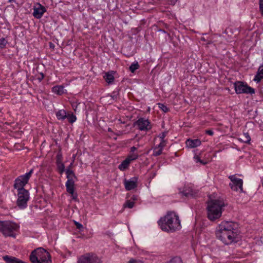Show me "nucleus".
Listing matches in <instances>:
<instances>
[{
	"instance_id": "nucleus-3",
	"label": "nucleus",
	"mask_w": 263,
	"mask_h": 263,
	"mask_svg": "<svg viewBox=\"0 0 263 263\" xmlns=\"http://www.w3.org/2000/svg\"><path fill=\"white\" fill-rule=\"evenodd\" d=\"M226 205L227 204L223 199L211 200L206 207L208 218L212 221L219 219Z\"/></svg>"
},
{
	"instance_id": "nucleus-45",
	"label": "nucleus",
	"mask_w": 263,
	"mask_h": 263,
	"mask_svg": "<svg viewBox=\"0 0 263 263\" xmlns=\"http://www.w3.org/2000/svg\"><path fill=\"white\" fill-rule=\"evenodd\" d=\"M205 134L210 135V136H213L214 135V132L211 129H208L205 130Z\"/></svg>"
},
{
	"instance_id": "nucleus-36",
	"label": "nucleus",
	"mask_w": 263,
	"mask_h": 263,
	"mask_svg": "<svg viewBox=\"0 0 263 263\" xmlns=\"http://www.w3.org/2000/svg\"><path fill=\"white\" fill-rule=\"evenodd\" d=\"M66 174V178H69L70 175H72L73 176H74V172L73 171L71 170L70 168H67L65 171Z\"/></svg>"
},
{
	"instance_id": "nucleus-48",
	"label": "nucleus",
	"mask_w": 263,
	"mask_h": 263,
	"mask_svg": "<svg viewBox=\"0 0 263 263\" xmlns=\"http://www.w3.org/2000/svg\"><path fill=\"white\" fill-rule=\"evenodd\" d=\"M136 150H137V148L135 146H133L130 148V152L132 153H134Z\"/></svg>"
},
{
	"instance_id": "nucleus-17",
	"label": "nucleus",
	"mask_w": 263,
	"mask_h": 263,
	"mask_svg": "<svg viewBox=\"0 0 263 263\" xmlns=\"http://www.w3.org/2000/svg\"><path fill=\"white\" fill-rule=\"evenodd\" d=\"M66 90L62 85H57L52 88V91L58 95H62L65 92Z\"/></svg>"
},
{
	"instance_id": "nucleus-42",
	"label": "nucleus",
	"mask_w": 263,
	"mask_h": 263,
	"mask_svg": "<svg viewBox=\"0 0 263 263\" xmlns=\"http://www.w3.org/2000/svg\"><path fill=\"white\" fill-rule=\"evenodd\" d=\"M78 105V104L77 103V102H73L72 103H71V106L75 111H76Z\"/></svg>"
},
{
	"instance_id": "nucleus-50",
	"label": "nucleus",
	"mask_w": 263,
	"mask_h": 263,
	"mask_svg": "<svg viewBox=\"0 0 263 263\" xmlns=\"http://www.w3.org/2000/svg\"><path fill=\"white\" fill-rule=\"evenodd\" d=\"M171 4L172 5H175V4L176 3L177 0H169Z\"/></svg>"
},
{
	"instance_id": "nucleus-55",
	"label": "nucleus",
	"mask_w": 263,
	"mask_h": 263,
	"mask_svg": "<svg viewBox=\"0 0 263 263\" xmlns=\"http://www.w3.org/2000/svg\"><path fill=\"white\" fill-rule=\"evenodd\" d=\"M261 184H262V185L263 186V178L261 179Z\"/></svg>"
},
{
	"instance_id": "nucleus-23",
	"label": "nucleus",
	"mask_w": 263,
	"mask_h": 263,
	"mask_svg": "<svg viewBox=\"0 0 263 263\" xmlns=\"http://www.w3.org/2000/svg\"><path fill=\"white\" fill-rule=\"evenodd\" d=\"M57 170L59 174L62 175L64 172H65V165L63 162L57 163H56Z\"/></svg>"
},
{
	"instance_id": "nucleus-30",
	"label": "nucleus",
	"mask_w": 263,
	"mask_h": 263,
	"mask_svg": "<svg viewBox=\"0 0 263 263\" xmlns=\"http://www.w3.org/2000/svg\"><path fill=\"white\" fill-rule=\"evenodd\" d=\"M134 205V202L129 200H127L126 202L124 204V208H128L129 209H132L133 208Z\"/></svg>"
},
{
	"instance_id": "nucleus-27",
	"label": "nucleus",
	"mask_w": 263,
	"mask_h": 263,
	"mask_svg": "<svg viewBox=\"0 0 263 263\" xmlns=\"http://www.w3.org/2000/svg\"><path fill=\"white\" fill-rule=\"evenodd\" d=\"M119 92L118 91H114L109 96L112 100L117 101L119 98Z\"/></svg>"
},
{
	"instance_id": "nucleus-51",
	"label": "nucleus",
	"mask_w": 263,
	"mask_h": 263,
	"mask_svg": "<svg viewBox=\"0 0 263 263\" xmlns=\"http://www.w3.org/2000/svg\"><path fill=\"white\" fill-rule=\"evenodd\" d=\"M130 66H139L138 62H133Z\"/></svg>"
},
{
	"instance_id": "nucleus-35",
	"label": "nucleus",
	"mask_w": 263,
	"mask_h": 263,
	"mask_svg": "<svg viewBox=\"0 0 263 263\" xmlns=\"http://www.w3.org/2000/svg\"><path fill=\"white\" fill-rule=\"evenodd\" d=\"M166 142L167 141L165 140H161V142L157 146L158 147L163 149V148L166 146Z\"/></svg>"
},
{
	"instance_id": "nucleus-14",
	"label": "nucleus",
	"mask_w": 263,
	"mask_h": 263,
	"mask_svg": "<svg viewBox=\"0 0 263 263\" xmlns=\"http://www.w3.org/2000/svg\"><path fill=\"white\" fill-rule=\"evenodd\" d=\"M46 11L45 7L40 4H37L36 6L33 8V15L36 18H40L42 17L43 14Z\"/></svg>"
},
{
	"instance_id": "nucleus-46",
	"label": "nucleus",
	"mask_w": 263,
	"mask_h": 263,
	"mask_svg": "<svg viewBox=\"0 0 263 263\" xmlns=\"http://www.w3.org/2000/svg\"><path fill=\"white\" fill-rule=\"evenodd\" d=\"M49 47L50 48L54 49L55 46L54 44L52 42H49Z\"/></svg>"
},
{
	"instance_id": "nucleus-19",
	"label": "nucleus",
	"mask_w": 263,
	"mask_h": 263,
	"mask_svg": "<svg viewBox=\"0 0 263 263\" xmlns=\"http://www.w3.org/2000/svg\"><path fill=\"white\" fill-rule=\"evenodd\" d=\"M56 117L59 120L63 121L67 117V114L64 109H61L56 112Z\"/></svg>"
},
{
	"instance_id": "nucleus-5",
	"label": "nucleus",
	"mask_w": 263,
	"mask_h": 263,
	"mask_svg": "<svg viewBox=\"0 0 263 263\" xmlns=\"http://www.w3.org/2000/svg\"><path fill=\"white\" fill-rule=\"evenodd\" d=\"M18 226L10 221H0V232L5 237H15V232L18 230Z\"/></svg>"
},
{
	"instance_id": "nucleus-4",
	"label": "nucleus",
	"mask_w": 263,
	"mask_h": 263,
	"mask_svg": "<svg viewBox=\"0 0 263 263\" xmlns=\"http://www.w3.org/2000/svg\"><path fill=\"white\" fill-rule=\"evenodd\" d=\"M29 259L32 263H52L50 254L42 248H39L32 251Z\"/></svg>"
},
{
	"instance_id": "nucleus-29",
	"label": "nucleus",
	"mask_w": 263,
	"mask_h": 263,
	"mask_svg": "<svg viewBox=\"0 0 263 263\" xmlns=\"http://www.w3.org/2000/svg\"><path fill=\"white\" fill-rule=\"evenodd\" d=\"M63 156L61 151L60 150L56 156V163L62 162Z\"/></svg>"
},
{
	"instance_id": "nucleus-38",
	"label": "nucleus",
	"mask_w": 263,
	"mask_h": 263,
	"mask_svg": "<svg viewBox=\"0 0 263 263\" xmlns=\"http://www.w3.org/2000/svg\"><path fill=\"white\" fill-rule=\"evenodd\" d=\"M167 133H168L167 131L162 132L159 134V137L161 139V140H165L164 138L166 136Z\"/></svg>"
},
{
	"instance_id": "nucleus-43",
	"label": "nucleus",
	"mask_w": 263,
	"mask_h": 263,
	"mask_svg": "<svg viewBox=\"0 0 263 263\" xmlns=\"http://www.w3.org/2000/svg\"><path fill=\"white\" fill-rule=\"evenodd\" d=\"M71 195L73 200H74L76 201H78V195L77 193H74V192H73V194Z\"/></svg>"
},
{
	"instance_id": "nucleus-25",
	"label": "nucleus",
	"mask_w": 263,
	"mask_h": 263,
	"mask_svg": "<svg viewBox=\"0 0 263 263\" xmlns=\"http://www.w3.org/2000/svg\"><path fill=\"white\" fill-rule=\"evenodd\" d=\"M166 263H183L180 257L176 256L172 258L170 260Z\"/></svg>"
},
{
	"instance_id": "nucleus-26",
	"label": "nucleus",
	"mask_w": 263,
	"mask_h": 263,
	"mask_svg": "<svg viewBox=\"0 0 263 263\" xmlns=\"http://www.w3.org/2000/svg\"><path fill=\"white\" fill-rule=\"evenodd\" d=\"M162 149L158 148V146H156L153 151V156H158L160 155L162 153Z\"/></svg>"
},
{
	"instance_id": "nucleus-18",
	"label": "nucleus",
	"mask_w": 263,
	"mask_h": 263,
	"mask_svg": "<svg viewBox=\"0 0 263 263\" xmlns=\"http://www.w3.org/2000/svg\"><path fill=\"white\" fill-rule=\"evenodd\" d=\"M262 79H263V67H259L256 74L253 79V81L258 83L260 82Z\"/></svg>"
},
{
	"instance_id": "nucleus-49",
	"label": "nucleus",
	"mask_w": 263,
	"mask_h": 263,
	"mask_svg": "<svg viewBox=\"0 0 263 263\" xmlns=\"http://www.w3.org/2000/svg\"><path fill=\"white\" fill-rule=\"evenodd\" d=\"M69 179H77V177L76 176H75V174H74V176H73L72 175H69Z\"/></svg>"
},
{
	"instance_id": "nucleus-22",
	"label": "nucleus",
	"mask_w": 263,
	"mask_h": 263,
	"mask_svg": "<svg viewBox=\"0 0 263 263\" xmlns=\"http://www.w3.org/2000/svg\"><path fill=\"white\" fill-rule=\"evenodd\" d=\"M180 193H181L182 195L188 197L192 195L193 190L190 187H185L182 191L180 192Z\"/></svg>"
},
{
	"instance_id": "nucleus-10",
	"label": "nucleus",
	"mask_w": 263,
	"mask_h": 263,
	"mask_svg": "<svg viewBox=\"0 0 263 263\" xmlns=\"http://www.w3.org/2000/svg\"><path fill=\"white\" fill-rule=\"evenodd\" d=\"M229 178L231 181L229 185L232 190L237 191L239 190L240 192H243L242 188V179L237 178L235 175L230 176Z\"/></svg>"
},
{
	"instance_id": "nucleus-15",
	"label": "nucleus",
	"mask_w": 263,
	"mask_h": 263,
	"mask_svg": "<svg viewBox=\"0 0 263 263\" xmlns=\"http://www.w3.org/2000/svg\"><path fill=\"white\" fill-rule=\"evenodd\" d=\"M186 145L189 148H195L201 145V141L198 139H189L186 141Z\"/></svg>"
},
{
	"instance_id": "nucleus-13",
	"label": "nucleus",
	"mask_w": 263,
	"mask_h": 263,
	"mask_svg": "<svg viewBox=\"0 0 263 263\" xmlns=\"http://www.w3.org/2000/svg\"><path fill=\"white\" fill-rule=\"evenodd\" d=\"M103 74V77L108 84H113L115 78L118 75L117 72L114 70L105 72Z\"/></svg>"
},
{
	"instance_id": "nucleus-8",
	"label": "nucleus",
	"mask_w": 263,
	"mask_h": 263,
	"mask_svg": "<svg viewBox=\"0 0 263 263\" xmlns=\"http://www.w3.org/2000/svg\"><path fill=\"white\" fill-rule=\"evenodd\" d=\"M235 92L237 94L246 93L253 95L255 93L254 88L249 86L246 83L237 81L234 83Z\"/></svg>"
},
{
	"instance_id": "nucleus-54",
	"label": "nucleus",
	"mask_w": 263,
	"mask_h": 263,
	"mask_svg": "<svg viewBox=\"0 0 263 263\" xmlns=\"http://www.w3.org/2000/svg\"><path fill=\"white\" fill-rule=\"evenodd\" d=\"M108 132H111V131H112V130H111V129L110 128H108Z\"/></svg>"
},
{
	"instance_id": "nucleus-1",
	"label": "nucleus",
	"mask_w": 263,
	"mask_h": 263,
	"mask_svg": "<svg viewBox=\"0 0 263 263\" xmlns=\"http://www.w3.org/2000/svg\"><path fill=\"white\" fill-rule=\"evenodd\" d=\"M215 234L216 237L226 245L237 242L240 238L238 225L232 221H222L217 227Z\"/></svg>"
},
{
	"instance_id": "nucleus-28",
	"label": "nucleus",
	"mask_w": 263,
	"mask_h": 263,
	"mask_svg": "<svg viewBox=\"0 0 263 263\" xmlns=\"http://www.w3.org/2000/svg\"><path fill=\"white\" fill-rule=\"evenodd\" d=\"M66 191L70 194H72L74 192V185L65 184Z\"/></svg>"
},
{
	"instance_id": "nucleus-47",
	"label": "nucleus",
	"mask_w": 263,
	"mask_h": 263,
	"mask_svg": "<svg viewBox=\"0 0 263 263\" xmlns=\"http://www.w3.org/2000/svg\"><path fill=\"white\" fill-rule=\"evenodd\" d=\"M129 263H143L141 261H135L134 259H130L129 261Z\"/></svg>"
},
{
	"instance_id": "nucleus-16",
	"label": "nucleus",
	"mask_w": 263,
	"mask_h": 263,
	"mask_svg": "<svg viewBox=\"0 0 263 263\" xmlns=\"http://www.w3.org/2000/svg\"><path fill=\"white\" fill-rule=\"evenodd\" d=\"M3 259L7 263H26L16 257L8 255L3 256Z\"/></svg>"
},
{
	"instance_id": "nucleus-52",
	"label": "nucleus",
	"mask_w": 263,
	"mask_h": 263,
	"mask_svg": "<svg viewBox=\"0 0 263 263\" xmlns=\"http://www.w3.org/2000/svg\"><path fill=\"white\" fill-rule=\"evenodd\" d=\"M72 165V163H71L69 165V166H68V167L67 168H70V167Z\"/></svg>"
},
{
	"instance_id": "nucleus-33",
	"label": "nucleus",
	"mask_w": 263,
	"mask_h": 263,
	"mask_svg": "<svg viewBox=\"0 0 263 263\" xmlns=\"http://www.w3.org/2000/svg\"><path fill=\"white\" fill-rule=\"evenodd\" d=\"M158 105L159 107L164 112H167L169 111V108L164 104L158 103Z\"/></svg>"
},
{
	"instance_id": "nucleus-37",
	"label": "nucleus",
	"mask_w": 263,
	"mask_h": 263,
	"mask_svg": "<svg viewBox=\"0 0 263 263\" xmlns=\"http://www.w3.org/2000/svg\"><path fill=\"white\" fill-rule=\"evenodd\" d=\"M74 224H75V226H76V228L78 229H79L80 231H83L84 227H83V226L81 223L75 221Z\"/></svg>"
},
{
	"instance_id": "nucleus-40",
	"label": "nucleus",
	"mask_w": 263,
	"mask_h": 263,
	"mask_svg": "<svg viewBox=\"0 0 263 263\" xmlns=\"http://www.w3.org/2000/svg\"><path fill=\"white\" fill-rule=\"evenodd\" d=\"M259 10L263 15V0H259Z\"/></svg>"
},
{
	"instance_id": "nucleus-7",
	"label": "nucleus",
	"mask_w": 263,
	"mask_h": 263,
	"mask_svg": "<svg viewBox=\"0 0 263 263\" xmlns=\"http://www.w3.org/2000/svg\"><path fill=\"white\" fill-rule=\"evenodd\" d=\"M30 195L28 190L17 191L16 205L21 210L25 209L27 206V202L29 200Z\"/></svg>"
},
{
	"instance_id": "nucleus-11",
	"label": "nucleus",
	"mask_w": 263,
	"mask_h": 263,
	"mask_svg": "<svg viewBox=\"0 0 263 263\" xmlns=\"http://www.w3.org/2000/svg\"><path fill=\"white\" fill-rule=\"evenodd\" d=\"M135 126H137L138 128L140 130H148L151 128L150 122L147 119L143 118H139L134 123Z\"/></svg>"
},
{
	"instance_id": "nucleus-31",
	"label": "nucleus",
	"mask_w": 263,
	"mask_h": 263,
	"mask_svg": "<svg viewBox=\"0 0 263 263\" xmlns=\"http://www.w3.org/2000/svg\"><path fill=\"white\" fill-rule=\"evenodd\" d=\"M7 43V41L4 37L0 39V48H4Z\"/></svg>"
},
{
	"instance_id": "nucleus-39",
	"label": "nucleus",
	"mask_w": 263,
	"mask_h": 263,
	"mask_svg": "<svg viewBox=\"0 0 263 263\" xmlns=\"http://www.w3.org/2000/svg\"><path fill=\"white\" fill-rule=\"evenodd\" d=\"M37 77V79L39 80V82H41L42 80L44 78V74L43 73V72H40V74L38 76H36Z\"/></svg>"
},
{
	"instance_id": "nucleus-12",
	"label": "nucleus",
	"mask_w": 263,
	"mask_h": 263,
	"mask_svg": "<svg viewBox=\"0 0 263 263\" xmlns=\"http://www.w3.org/2000/svg\"><path fill=\"white\" fill-rule=\"evenodd\" d=\"M138 177H134L129 180L125 179L124 184L126 191H130L137 187Z\"/></svg>"
},
{
	"instance_id": "nucleus-56",
	"label": "nucleus",
	"mask_w": 263,
	"mask_h": 263,
	"mask_svg": "<svg viewBox=\"0 0 263 263\" xmlns=\"http://www.w3.org/2000/svg\"><path fill=\"white\" fill-rule=\"evenodd\" d=\"M14 0H9L10 2L13 1Z\"/></svg>"
},
{
	"instance_id": "nucleus-9",
	"label": "nucleus",
	"mask_w": 263,
	"mask_h": 263,
	"mask_svg": "<svg viewBox=\"0 0 263 263\" xmlns=\"http://www.w3.org/2000/svg\"><path fill=\"white\" fill-rule=\"evenodd\" d=\"M102 261L96 254L92 253H87L80 256L77 263H102Z\"/></svg>"
},
{
	"instance_id": "nucleus-24",
	"label": "nucleus",
	"mask_w": 263,
	"mask_h": 263,
	"mask_svg": "<svg viewBox=\"0 0 263 263\" xmlns=\"http://www.w3.org/2000/svg\"><path fill=\"white\" fill-rule=\"evenodd\" d=\"M66 119L70 123H73L77 120L76 116L73 114H67V117H66Z\"/></svg>"
},
{
	"instance_id": "nucleus-32",
	"label": "nucleus",
	"mask_w": 263,
	"mask_h": 263,
	"mask_svg": "<svg viewBox=\"0 0 263 263\" xmlns=\"http://www.w3.org/2000/svg\"><path fill=\"white\" fill-rule=\"evenodd\" d=\"M138 157V154L133 153V154L128 156L126 159H128L129 162H131L132 161L137 159Z\"/></svg>"
},
{
	"instance_id": "nucleus-34",
	"label": "nucleus",
	"mask_w": 263,
	"mask_h": 263,
	"mask_svg": "<svg viewBox=\"0 0 263 263\" xmlns=\"http://www.w3.org/2000/svg\"><path fill=\"white\" fill-rule=\"evenodd\" d=\"M194 159L196 162H199L203 165L206 163V162H204L203 160H201L200 157L198 155H195L194 157Z\"/></svg>"
},
{
	"instance_id": "nucleus-6",
	"label": "nucleus",
	"mask_w": 263,
	"mask_h": 263,
	"mask_svg": "<svg viewBox=\"0 0 263 263\" xmlns=\"http://www.w3.org/2000/svg\"><path fill=\"white\" fill-rule=\"evenodd\" d=\"M33 173V170L31 169L30 171L24 175L18 176L15 179L14 188L17 190V191L26 190L24 189L25 185L28 183L29 179Z\"/></svg>"
},
{
	"instance_id": "nucleus-44",
	"label": "nucleus",
	"mask_w": 263,
	"mask_h": 263,
	"mask_svg": "<svg viewBox=\"0 0 263 263\" xmlns=\"http://www.w3.org/2000/svg\"><path fill=\"white\" fill-rule=\"evenodd\" d=\"M139 67H129V69L132 73H134Z\"/></svg>"
},
{
	"instance_id": "nucleus-53",
	"label": "nucleus",
	"mask_w": 263,
	"mask_h": 263,
	"mask_svg": "<svg viewBox=\"0 0 263 263\" xmlns=\"http://www.w3.org/2000/svg\"><path fill=\"white\" fill-rule=\"evenodd\" d=\"M159 31H161V32H164V33L166 32L164 30H162V29H160Z\"/></svg>"
},
{
	"instance_id": "nucleus-2",
	"label": "nucleus",
	"mask_w": 263,
	"mask_h": 263,
	"mask_svg": "<svg viewBox=\"0 0 263 263\" xmlns=\"http://www.w3.org/2000/svg\"><path fill=\"white\" fill-rule=\"evenodd\" d=\"M158 223L163 231L168 233L174 232L181 228L179 217L174 212H168L158 220Z\"/></svg>"
},
{
	"instance_id": "nucleus-21",
	"label": "nucleus",
	"mask_w": 263,
	"mask_h": 263,
	"mask_svg": "<svg viewBox=\"0 0 263 263\" xmlns=\"http://www.w3.org/2000/svg\"><path fill=\"white\" fill-rule=\"evenodd\" d=\"M240 139L244 143L250 144L251 137L248 133H243Z\"/></svg>"
},
{
	"instance_id": "nucleus-20",
	"label": "nucleus",
	"mask_w": 263,
	"mask_h": 263,
	"mask_svg": "<svg viewBox=\"0 0 263 263\" xmlns=\"http://www.w3.org/2000/svg\"><path fill=\"white\" fill-rule=\"evenodd\" d=\"M129 160L128 159H125L124 160H123L122 163L119 165L118 168L121 171H124L126 168H128L129 164H130Z\"/></svg>"
},
{
	"instance_id": "nucleus-41",
	"label": "nucleus",
	"mask_w": 263,
	"mask_h": 263,
	"mask_svg": "<svg viewBox=\"0 0 263 263\" xmlns=\"http://www.w3.org/2000/svg\"><path fill=\"white\" fill-rule=\"evenodd\" d=\"M67 183L69 185H74V179H69V178H67V181H66V184H67Z\"/></svg>"
}]
</instances>
